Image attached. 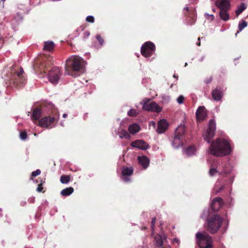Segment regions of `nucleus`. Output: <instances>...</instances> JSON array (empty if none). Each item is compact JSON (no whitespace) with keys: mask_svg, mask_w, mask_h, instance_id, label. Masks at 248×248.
Listing matches in <instances>:
<instances>
[{"mask_svg":"<svg viewBox=\"0 0 248 248\" xmlns=\"http://www.w3.org/2000/svg\"><path fill=\"white\" fill-rule=\"evenodd\" d=\"M209 150L212 155L219 157L229 155L232 153L229 141L221 138H217L213 141L211 143Z\"/></svg>","mask_w":248,"mask_h":248,"instance_id":"nucleus-1","label":"nucleus"},{"mask_svg":"<svg viewBox=\"0 0 248 248\" xmlns=\"http://www.w3.org/2000/svg\"><path fill=\"white\" fill-rule=\"evenodd\" d=\"M84 66V61L80 57L73 56L66 60L65 72L73 77H77L82 73Z\"/></svg>","mask_w":248,"mask_h":248,"instance_id":"nucleus-2","label":"nucleus"},{"mask_svg":"<svg viewBox=\"0 0 248 248\" xmlns=\"http://www.w3.org/2000/svg\"><path fill=\"white\" fill-rule=\"evenodd\" d=\"M52 58L49 57L46 59V62L45 64H43L42 67L40 68L41 72H43L44 73H48V78L50 82L53 84H56L60 79V76L61 73L59 67H54L50 70V68L48 67L52 64L51 60Z\"/></svg>","mask_w":248,"mask_h":248,"instance_id":"nucleus-3","label":"nucleus"},{"mask_svg":"<svg viewBox=\"0 0 248 248\" xmlns=\"http://www.w3.org/2000/svg\"><path fill=\"white\" fill-rule=\"evenodd\" d=\"M196 242L200 248H213V240L206 232H198L196 234Z\"/></svg>","mask_w":248,"mask_h":248,"instance_id":"nucleus-4","label":"nucleus"},{"mask_svg":"<svg viewBox=\"0 0 248 248\" xmlns=\"http://www.w3.org/2000/svg\"><path fill=\"white\" fill-rule=\"evenodd\" d=\"M222 218L217 214L212 216L207 219V231L211 233H216L222 225Z\"/></svg>","mask_w":248,"mask_h":248,"instance_id":"nucleus-5","label":"nucleus"},{"mask_svg":"<svg viewBox=\"0 0 248 248\" xmlns=\"http://www.w3.org/2000/svg\"><path fill=\"white\" fill-rule=\"evenodd\" d=\"M59 119V114L57 112L53 113L52 115L45 116L39 120V125L46 128H52L58 123Z\"/></svg>","mask_w":248,"mask_h":248,"instance_id":"nucleus-6","label":"nucleus"},{"mask_svg":"<svg viewBox=\"0 0 248 248\" xmlns=\"http://www.w3.org/2000/svg\"><path fill=\"white\" fill-rule=\"evenodd\" d=\"M24 71L21 68L19 71L15 72L12 76L11 80L13 81L14 85L16 87L20 88L23 87L26 83V79L23 76Z\"/></svg>","mask_w":248,"mask_h":248,"instance_id":"nucleus-7","label":"nucleus"},{"mask_svg":"<svg viewBox=\"0 0 248 248\" xmlns=\"http://www.w3.org/2000/svg\"><path fill=\"white\" fill-rule=\"evenodd\" d=\"M216 125L214 120L211 119L209 122L208 127L207 131L203 134V137L205 141L210 143L215 136Z\"/></svg>","mask_w":248,"mask_h":248,"instance_id":"nucleus-8","label":"nucleus"},{"mask_svg":"<svg viewBox=\"0 0 248 248\" xmlns=\"http://www.w3.org/2000/svg\"><path fill=\"white\" fill-rule=\"evenodd\" d=\"M155 50V44L151 42H146L141 46L140 49L141 54L145 57H151Z\"/></svg>","mask_w":248,"mask_h":248,"instance_id":"nucleus-9","label":"nucleus"},{"mask_svg":"<svg viewBox=\"0 0 248 248\" xmlns=\"http://www.w3.org/2000/svg\"><path fill=\"white\" fill-rule=\"evenodd\" d=\"M143 109L147 111L160 112L161 111V108L155 102L152 101L151 99H145L143 100Z\"/></svg>","mask_w":248,"mask_h":248,"instance_id":"nucleus-10","label":"nucleus"},{"mask_svg":"<svg viewBox=\"0 0 248 248\" xmlns=\"http://www.w3.org/2000/svg\"><path fill=\"white\" fill-rule=\"evenodd\" d=\"M184 14L186 16L187 23L189 25L195 24L197 19L196 11L194 9H190L188 7H186L184 9Z\"/></svg>","mask_w":248,"mask_h":248,"instance_id":"nucleus-11","label":"nucleus"},{"mask_svg":"<svg viewBox=\"0 0 248 248\" xmlns=\"http://www.w3.org/2000/svg\"><path fill=\"white\" fill-rule=\"evenodd\" d=\"M133 171L134 170L132 167H124L122 171L123 180L125 182H130L131 180L128 177L133 174Z\"/></svg>","mask_w":248,"mask_h":248,"instance_id":"nucleus-12","label":"nucleus"},{"mask_svg":"<svg viewBox=\"0 0 248 248\" xmlns=\"http://www.w3.org/2000/svg\"><path fill=\"white\" fill-rule=\"evenodd\" d=\"M131 146L132 147L138 148L141 150H146L149 147L148 144L145 141L141 140H138L132 142Z\"/></svg>","mask_w":248,"mask_h":248,"instance_id":"nucleus-13","label":"nucleus"},{"mask_svg":"<svg viewBox=\"0 0 248 248\" xmlns=\"http://www.w3.org/2000/svg\"><path fill=\"white\" fill-rule=\"evenodd\" d=\"M230 0H217L215 2V5L220 10H229L231 6Z\"/></svg>","mask_w":248,"mask_h":248,"instance_id":"nucleus-14","label":"nucleus"},{"mask_svg":"<svg viewBox=\"0 0 248 248\" xmlns=\"http://www.w3.org/2000/svg\"><path fill=\"white\" fill-rule=\"evenodd\" d=\"M223 200L221 198H215L211 204V208L215 211H218L223 205Z\"/></svg>","mask_w":248,"mask_h":248,"instance_id":"nucleus-15","label":"nucleus"},{"mask_svg":"<svg viewBox=\"0 0 248 248\" xmlns=\"http://www.w3.org/2000/svg\"><path fill=\"white\" fill-rule=\"evenodd\" d=\"M212 96L215 101H220L223 96V90L220 87H217L212 91Z\"/></svg>","mask_w":248,"mask_h":248,"instance_id":"nucleus-16","label":"nucleus"},{"mask_svg":"<svg viewBox=\"0 0 248 248\" xmlns=\"http://www.w3.org/2000/svg\"><path fill=\"white\" fill-rule=\"evenodd\" d=\"M196 115L198 121H202L204 120L207 116L205 108L204 106L199 107L197 110Z\"/></svg>","mask_w":248,"mask_h":248,"instance_id":"nucleus-17","label":"nucleus"},{"mask_svg":"<svg viewBox=\"0 0 248 248\" xmlns=\"http://www.w3.org/2000/svg\"><path fill=\"white\" fill-rule=\"evenodd\" d=\"M168 127V123L164 119L160 120L157 124V128L156 132L159 133H163L166 131Z\"/></svg>","mask_w":248,"mask_h":248,"instance_id":"nucleus-18","label":"nucleus"},{"mask_svg":"<svg viewBox=\"0 0 248 248\" xmlns=\"http://www.w3.org/2000/svg\"><path fill=\"white\" fill-rule=\"evenodd\" d=\"M183 138L180 137L176 136L174 135L172 140V145L175 148H177L182 145L183 141Z\"/></svg>","mask_w":248,"mask_h":248,"instance_id":"nucleus-19","label":"nucleus"},{"mask_svg":"<svg viewBox=\"0 0 248 248\" xmlns=\"http://www.w3.org/2000/svg\"><path fill=\"white\" fill-rule=\"evenodd\" d=\"M138 160L139 163L145 169L149 165V160L146 156H139Z\"/></svg>","mask_w":248,"mask_h":248,"instance_id":"nucleus-20","label":"nucleus"},{"mask_svg":"<svg viewBox=\"0 0 248 248\" xmlns=\"http://www.w3.org/2000/svg\"><path fill=\"white\" fill-rule=\"evenodd\" d=\"M186 132V127L184 125H180L176 129L175 135L176 136L183 138Z\"/></svg>","mask_w":248,"mask_h":248,"instance_id":"nucleus-21","label":"nucleus"},{"mask_svg":"<svg viewBox=\"0 0 248 248\" xmlns=\"http://www.w3.org/2000/svg\"><path fill=\"white\" fill-rule=\"evenodd\" d=\"M140 129V126L137 124H131L128 127V131L131 134H135Z\"/></svg>","mask_w":248,"mask_h":248,"instance_id":"nucleus-22","label":"nucleus"},{"mask_svg":"<svg viewBox=\"0 0 248 248\" xmlns=\"http://www.w3.org/2000/svg\"><path fill=\"white\" fill-rule=\"evenodd\" d=\"M42 110L40 108H36L32 111L31 118L33 120H38L41 117Z\"/></svg>","mask_w":248,"mask_h":248,"instance_id":"nucleus-23","label":"nucleus"},{"mask_svg":"<svg viewBox=\"0 0 248 248\" xmlns=\"http://www.w3.org/2000/svg\"><path fill=\"white\" fill-rule=\"evenodd\" d=\"M155 246L158 248H164L163 240L162 237L160 235H157L155 237Z\"/></svg>","mask_w":248,"mask_h":248,"instance_id":"nucleus-24","label":"nucleus"},{"mask_svg":"<svg viewBox=\"0 0 248 248\" xmlns=\"http://www.w3.org/2000/svg\"><path fill=\"white\" fill-rule=\"evenodd\" d=\"M218 164V162L215 161L211 164L209 171V174L211 176H213L216 173L218 172L216 169V167Z\"/></svg>","mask_w":248,"mask_h":248,"instance_id":"nucleus-25","label":"nucleus"},{"mask_svg":"<svg viewBox=\"0 0 248 248\" xmlns=\"http://www.w3.org/2000/svg\"><path fill=\"white\" fill-rule=\"evenodd\" d=\"M227 10H220L219 16L220 18L224 21H227L230 19V15Z\"/></svg>","mask_w":248,"mask_h":248,"instance_id":"nucleus-26","label":"nucleus"},{"mask_svg":"<svg viewBox=\"0 0 248 248\" xmlns=\"http://www.w3.org/2000/svg\"><path fill=\"white\" fill-rule=\"evenodd\" d=\"M74 188L72 187H69L62 189L61 194L63 196H68L71 195L74 192Z\"/></svg>","mask_w":248,"mask_h":248,"instance_id":"nucleus-27","label":"nucleus"},{"mask_svg":"<svg viewBox=\"0 0 248 248\" xmlns=\"http://www.w3.org/2000/svg\"><path fill=\"white\" fill-rule=\"evenodd\" d=\"M54 43L52 41L45 42L44 43V49L46 51H51L54 47Z\"/></svg>","mask_w":248,"mask_h":248,"instance_id":"nucleus-28","label":"nucleus"},{"mask_svg":"<svg viewBox=\"0 0 248 248\" xmlns=\"http://www.w3.org/2000/svg\"><path fill=\"white\" fill-rule=\"evenodd\" d=\"M247 5L245 3H241V4L238 7L237 10H236L235 11L236 16H238L240 14H241L247 8Z\"/></svg>","mask_w":248,"mask_h":248,"instance_id":"nucleus-29","label":"nucleus"},{"mask_svg":"<svg viewBox=\"0 0 248 248\" xmlns=\"http://www.w3.org/2000/svg\"><path fill=\"white\" fill-rule=\"evenodd\" d=\"M185 152L187 155L190 156L195 154L196 152V148L193 146H190L186 149Z\"/></svg>","mask_w":248,"mask_h":248,"instance_id":"nucleus-30","label":"nucleus"},{"mask_svg":"<svg viewBox=\"0 0 248 248\" xmlns=\"http://www.w3.org/2000/svg\"><path fill=\"white\" fill-rule=\"evenodd\" d=\"M119 133L120 138L121 139L124 138L126 139H129L130 138L129 134L124 129H122Z\"/></svg>","mask_w":248,"mask_h":248,"instance_id":"nucleus-31","label":"nucleus"},{"mask_svg":"<svg viewBox=\"0 0 248 248\" xmlns=\"http://www.w3.org/2000/svg\"><path fill=\"white\" fill-rule=\"evenodd\" d=\"M70 180V177L68 175H62L61 177L60 181L62 184H67Z\"/></svg>","mask_w":248,"mask_h":248,"instance_id":"nucleus-32","label":"nucleus"},{"mask_svg":"<svg viewBox=\"0 0 248 248\" xmlns=\"http://www.w3.org/2000/svg\"><path fill=\"white\" fill-rule=\"evenodd\" d=\"M19 137L21 140H26L28 138L27 132L25 130L20 131Z\"/></svg>","mask_w":248,"mask_h":248,"instance_id":"nucleus-33","label":"nucleus"},{"mask_svg":"<svg viewBox=\"0 0 248 248\" xmlns=\"http://www.w3.org/2000/svg\"><path fill=\"white\" fill-rule=\"evenodd\" d=\"M247 25L248 24L245 21H243L241 23H240L238 25L239 31H242Z\"/></svg>","mask_w":248,"mask_h":248,"instance_id":"nucleus-34","label":"nucleus"},{"mask_svg":"<svg viewBox=\"0 0 248 248\" xmlns=\"http://www.w3.org/2000/svg\"><path fill=\"white\" fill-rule=\"evenodd\" d=\"M127 114L129 116L134 117L136 116L138 114V113L136 109H131L128 111Z\"/></svg>","mask_w":248,"mask_h":248,"instance_id":"nucleus-35","label":"nucleus"},{"mask_svg":"<svg viewBox=\"0 0 248 248\" xmlns=\"http://www.w3.org/2000/svg\"><path fill=\"white\" fill-rule=\"evenodd\" d=\"M43 183H45V181H43V179L41 180V183L39 184L37 186L36 190L38 192H41L43 191Z\"/></svg>","mask_w":248,"mask_h":248,"instance_id":"nucleus-36","label":"nucleus"},{"mask_svg":"<svg viewBox=\"0 0 248 248\" xmlns=\"http://www.w3.org/2000/svg\"><path fill=\"white\" fill-rule=\"evenodd\" d=\"M86 20L90 23H93L94 22V18L93 16H90L86 17Z\"/></svg>","mask_w":248,"mask_h":248,"instance_id":"nucleus-37","label":"nucleus"},{"mask_svg":"<svg viewBox=\"0 0 248 248\" xmlns=\"http://www.w3.org/2000/svg\"><path fill=\"white\" fill-rule=\"evenodd\" d=\"M41 173V170L39 169L36 170L32 172L31 173V177H36L37 175H39Z\"/></svg>","mask_w":248,"mask_h":248,"instance_id":"nucleus-38","label":"nucleus"},{"mask_svg":"<svg viewBox=\"0 0 248 248\" xmlns=\"http://www.w3.org/2000/svg\"><path fill=\"white\" fill-rule=\"evenodd\" d=\"M96 38L98 41L99 42V44L101 45H103L104 43V39L101 37V36L100 35H97Z\"/></svg>","mask_w":248,"mask_h":248,"instance_id":"nucleus-39","label":"nucleus"},{"mask_svg":"<svg viewBox=\"0 0 248 248\" xmlns=\"http://www.w3.org/2000/svg\"><path fill=\"white\" fill-rule=\"evenodd\" d=\"M224 188V186L223 185L220 186L218 187V186L217 185L215 186V189L216 192H219L221 191L222 190H223Z\"/></svg>","mask_w":248,"mask_h":248,"instance_id":"nucleus-40","label":"nucleus"},{"mask_svg":"<svg viewBox=\"0 0 248 248\" xmlns=\"http://www.w3.org/2000/svg\"><path fill=\"white\" fill-rule=\"evenodd\" d=\"M155 220H156L155 217H153L152 219L151 229L153 231L154 230V228H155Z\"/></svg>","mask_w":248,"mask_h":248,"instance_id":"nucleus-41","label":"nucleus"},{"mask_svg":"<svg viewBox=\"0 0 248 248\" xmlns=\"http://www.w3.org/2000/svg\"><path fill=\"white\" fill-rule=\"evenodd\" d=\"M184 100V97L183 96L181 95L178 97V98L177 99V101L179 104H182L183 103Z\"/></svg>","mask_w":248,"mask_h":248,"instance_id":"nucleus-42","label":"nucleus"},{"mask_svg":"<svg viewBox=\"0 0 248 248\" xmlns=\"http://www.w3.org/2000/svg\"><path fill=\"white\" fill-rule=\"evenodd\" d=\"M213 80V78L212 77H209V78H206L205 80V82L206 83V84H208V83H210V82H211V81H212Z\"/></svg>","mask_w":248,"mask_h":248,"instance_id":"nucleus-43","label":"nucleus"},{"mask_svg":"<svg viewBox=\"0 0 248 248\" xmlns=\"http://www.w3.org/2000/svg\"><path fill=\"white\" fill-rule=\"evenodd\" d=\"M3 43V39L1 37H0V48L2 46Z\"/></svg>","mask_w":248,"mask_h":248,"instance_id":"nucleus-44","label":"nucleus"},{"mask_svg":"<svg viewBox=\"0 0 248 248\" xmlns=\"http://www.w3.org/2000/svg\"><path fill=\"white\" fill-rule=\"evenodd\" d=\"M200 39H201V38L199 37L198 38V42L197 43V45L198 46H201Z\"/></svg>","mask_w":248,"mask_h":248,"instance_id":"nucleus-45","label":"nucleus"},{"mask_svg":"<svg viewBox=\"0 0 248 248\" xmlns=\"http://www.w3.org/2000/svg\"><path fill=\"white\" fill-rule=\"evenodd\" d=\"M150 124H152V125H153L154 126L155 125V123L154 121L150 122Z\"/></svg>","mask_w":248,"mask_h":248,"instance_id":"nucleus-46","label":"nucleus"},{"mask_svg":"<svg viewBox=\"0 0 248 248\" xmlns=\"http://www.w3.org/2000/svg\"><path fill=\"white\" fill-rule=\"evenodd\" d=\"M146 229H147V227H146L144 226V227H141V230H145Z\"/></svg>","mask_w":248,"mask_h":248,"instance_id":"nucleus-47","label":"nucleus"},{"mask_svg":"<svg viewBox=\"0 0 248 248\" xmlns=\"http://www.w3.org/2000/svg\"><path fill=\"white\" fill-rule=\"evenodd\" d=\"M67 116V114H63L62 115V117L63 118H66Z\"/></svg>","mask_w":248,"mask_h":248,"instance_id":"nucleus-48","label":"nucleus"},{"mask_svg":"<svg viewBox=\"0 0 248 248\" xmlns=\"http://www.w3.org/2000/svg\"><path fill=\"white\" fill-rule=\"evenodd\" d=\"M210 16H211V17H212V20L214 19V16L213 15H211Z\"/></svg>","mask_w":248,"mask_h":248,"instance_id":"nucleus-49","label":"nucleus"},{"mask_svg":"<svg viewBox=\"0 0 248 248\" xmlns=\"http://www.w3.org/2000/svg\"><path fill=\"white\" fill-rule=\"evenodd\" d=\"M85 34H86V35L87 36H88L90 35V33L89 32H85Z\"/></svg>","mask_w":248,"mask_h":248,"instance_id":"nucleus-50","label":"nucleus"},{"mask_svg":"<svg viewBox=\"0 0 248 248\" xmlns=\"http://www.w3.org/2000/svg\"><path fill=\"white\" fill-rule=\"evenodd\" d=\"M212 10H213V11L214 12H216V10H215V8H213Z\"/></svg>","mask_w":248,"mask_h":248,"instance_id":"nucleus-51","label":"nucleus"},{"mask_svg":"<svg viewBox=\"0 0 248 248\" xmlns=\"http://www.w3.org/2000/svg\"><path fill=\"white\" fill-rule=\"evenodd\" d=\"M173 77H174V78H176V76H175V75H173Z\"/></svg>","mask_w":248,"mask_h":248,"instance_id":"nucleus-52","label":"nucleus"},{"mask_svg":"<svg viewBox=\"0 0 248 248\" xmlns=\"http://www.w3.org/2000/svg\"><path fill=\"white\" fill-rule=\"evenodd\" d=\"M2 0V1H5L6 0Z\"/></svg>","mask_w":248,"mask_h":248,"instance_id":"nucleus-53","label":"nucleus"}]
</instances>
